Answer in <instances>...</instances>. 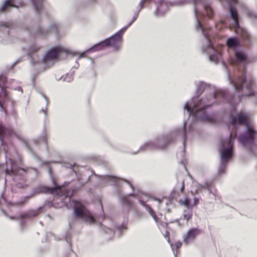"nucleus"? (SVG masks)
Masks as SVG:
<instances>
[{
  "mask_svg": "<svg viewBox=\"0 0 257 257\" xmlns=\"http://www.w3.org/2000/svg\"><path fill=\"white\" fill-rule=\"evenodd\" d=\"M231 118V124L233 126V130L230 134V137L236 138L237 128L235 125L237 123L243 124L246 126L247 130L245 133L239 136V142L244 146L254 145L255 141H257V132L249 125L248 114L244 112H240L237 114L236 117L232 115Z\"/></svg>",
  "mask_w": 257,
  "mask_h": 257,
  "instance_id": "nucleus-1",
  "label": "nucleus"
},
{
  "mask_svg": "<svg viewBox=\"0 0 257 257\" xmlns=\"http://www.w3.org/2000/svg\"><path fill=\"white\" fill-rule=\"evenodd\" d=\"M140 11V9L135 13L132 20L129 23L127 26L122 28L119 31L115 33L113 36H111L109 38L106 39L101 42L95 45L92 48V49L96 51L100 50L105 47L111 46L115 49L118 50L120 48L122 43V35L123 33L137 20L139 16Z\"/></svg>",
  "mask_w": 257,
  "mask_h": 257,
  "instance_id": "nucleus-2",
  "label": "nucleus"
},
{
  "mask_svg": "<svg viewBox=\"0 0 257 257\" xmlns=\"http://www.w3.org/2000/svg\"><path fill=\"white\" fill-rule=\"evenodd\" d=\"M231 83L237 91L241 90L246 96L255 95L256 92L254 90L255 83L254 80L251 78L246 79L245 73L242 72L236 81L231 80Z\"/></svg>",
  "mask_w": 257,
  "mask_h": 257,
  "instance_id": "nucleus-3",
  "label": "nucleus"
},
{
  "mask_svg": "<svg viewBox=\"0 0 257 257\" xmlns=\"http://www.w3.org/2000/svg\"><path fill=\"white\" fill-rule=\"evenodd\" d=\"M73 203L74 214L76 218L89 223L95 222V220L90 212L81 202L78 201H74Z\"/></svg>",
  "mask_w": 257,
  "mask_h": 257,
  "instance_id": "nucleus-4",
  "label": "nucleus"
},
{
  "mask_svg": "<svg viewBox=\"0 0 257 257\" xmlns=\"http://www.w3.org/2000/svg\"><path fill=\"white\" fill-rule=\"evenodd\" d=\"M234 139L229 137V139L222 140L220 142L221 149L220 152L221 153V165L224 169L225 168L229 160L232 157L233 145L231 139Z\"/></svg>",
  "mask_w": 257,
  "mask_h": 257,
  "instance_id": "nucleus-5",
  "label": "nucleus"
},
{
  "mask_svg": "<svg viewBox=\"0 0 257 257\" xmlns=\"http://www.w3.org/2000/svg\"><path fill=\"white\" fill-rule=\"evenodd\" d=\"M201 105V102L199 104L195 105L193 107H191L188 103H186L185 106V108L187 109L191 114H193L194 116L198 119L204 121L210 122L211 121V118L209 116L205 111V109L209 105H206L203 107H200L198 109H197Z\"/></svg>",
  "mask_w": 257,
  "mask_h": 257,
  "instance_id": "nucleus-6",
  "label": "nucleus"
},
{
  "mask_svg": "<svg viewBox=\"0 0 257 257\" xmlns=\"http://www.w3.org/2000/svg\"><path fill=\"white\" fill-rule=\"evenodd\" d=\"M39 193L51 194L55 196L67 198L69 196V191L63 186H56L54 188H49L45 186H40L38 188Z\"/></svg>",
  "mask_w": 257,
  "mask_h": 257,
  "instance_id": "nucleus-7",
  "label": "nucleus"
},
{
  "mask_svg": "<svg viewBox=\"0 0 257 257\" xmlns=\"http://www.w3.org/2000/svg\"><path fill=\"white\" fill-rule=\"evenodd\" d=\"M173 141L171 136H164L157 138L154 142L147 144V147L156 150L165 149Z\"/></svg>",
  "mask_w": 257,
  "mask_h": 257,
  "instance_id": "nucleus-8",
  "label": "nucleus"
},
{
  "mask_svg": "<svg viewBox=\"0 0 257 257\" xmlns=\"http://www.w3.org/2000/svg\"><path fill=\"white\" fill-rule=\"evenodd\" d=\"M247 60V57L244 53L240 51H235L234 57L230 58L229 63L232 65H238L241 63H246Z\"/></svg>",
  "mask_w": 257,
  "mask_h": 257,
  "instance_id": "nucleus-9",
  "label": "nucleus"
},
{
  "mask_svg": "<svg viewBox=\"0 0 257 257\" xmlns=\"http://www.w3.org/2000/svg\"><path fill=\"white\" fill-rule=\"evenodd\" d=\"M201 233V230L197 228H193L188 230L187 233L184 238V242L188 244L196 238V236Z\"/></svg>",
  "mask_w": 257,
  "mask_h": 257,
  "instance_id": "nucleus-10",
  "label": "nucleus"
},
{
  "mask_svg": "<svg viewBox=\"0 0 257 257\" xmlns=\"http://www.w3.org/2000/svg\"><path fill=\"white\" fill-rule=\"evenodd\" d=\"M60 50L59 48H54L49 51L44 56L43 61L46 63L49 61L54 60L57 58Z\"/></svg>",
  "mask_w": 257,
  "mask_h": 257,
  "instance_id": "nucleus-11",
  "label": "nucleus"
},
{
  "mask_svg": "<svg viewBox=\"0 0 257 257\" xmlns=\"http://www.w3.org/2000/svg\"><path fill=\"white\" fill-rule=\"evenodd\" d=\"M14 133L13 129L11 127H6L0 122V140L3 143L5 137L10 136Z\"/></svg>",
  "mask_w": 257,
  "mask_h": 257,
  "instance_id": "nucleus-12",
  "label": "nucleus"
},
{
  "mask_svg": "<svg viewBox=\"0 0 257 257\" xmlns=\"http://www.w3.org/2000/svg\"><path fill=\"white\" fill-rule=\"evenodd\" d=\"M139 201H140V203H141V204L145 207L147 211L149 212L150 215L153 217V218L154 219V220L156 221V222L158 223V222H159L158 218L157 217V216L156 215L155 211L150 206L147 204L143 201L140 200Z\"/></svg>",
  "mask_w": 257,
  "mask_h": 257,
  "instance_id": "nucleus-13",
  "label": "nucleus"
},
{
  "mask_svg": "<svg viewBox=\"0 0 257 257\" xmlns=\"http://www.w3.org/2000/svg\"><path fill=\"white\" fill-rule=\"evenodd\" d=\"M229 11L231 14V18L234 20V26L236 28L239 27V22H238V14L236 11L232 8V6H230Z\"/></svg>",
  "mask_w": 257,
  "mask_h": 257,
  "instance_id": "nucleus-14",
  "label": "nucleus"
},
{
  "mask_svg": "<svg viewBox=\"0 0 257 257\" xmlns=\"http://www.w3.org/2000/svg\"><path fill=\"white\" fill-rule=\"evenodd\" d=\"M240 44L239 40L236 38H230L227 40L226 45L229 48H235Z\"/></svg>",
  "mask_w": 257,
  "mask_h": 257,
  "instance_id": "nucleus-15",
  "label": "nucleus"
},
{
  "mask_svg": "<svg viewBox=\"0 0 257 257\" xmlns=\"http://www.w3.org/2000/svg\"><path fill=\"white\" fill-rule=\"evenodd\" d=\"M134 196L133 194H130L127 196H122L120 198V201L123 205L131 207L133 205V202L130 199V196Z\"/></svg>",
  "mask_w": 257,
  "mask_h": 257,
  "instance_id": "nucleus-16",
  "label": "nucleus"
},
{
  "mask_svg": "<svg viewBox=\"0 0 257 257\" xmlns=\"http://www.w3.org/2000/svg\"><path fill=\"white\" fill-rule=\"evenodd\" d=\"M43 2L44 0H33L35 9L37 13H40V12L43 10Z\"/></svg>",
  "mask_w": 257,
  "mask_h": 257,
  "instance_id": "nucleus-17",
  "label": "nucleus"
},
{
  "mask_svg": "<svg viewBox=\"0 0 257 257\" xmlns=\"http://www.w3.org/2000/svg\"><path fill=\"white\" fill-rule=\"evenodd\" d=\"M19 170H22L26 173L28 172V171L26 170L25 169L22 168H18L17 169H15L13 167H12L11 170L10 171L9 169H6V173L7 175H17L18 174V171Z\"/></svg>",
  "mask_w": 257,
  "mask_h": 257,
  "instance_id": "nucleus-18",
  "label": "nucleus"
},
{
  "mask_svg": "<svg viewBox=\"0 0 257 257\" xmlns=\"http://www.w3.org/2000/svg\"><path fill=\"white\" fill-rule=\"evenodd\" d=\"M14 0H7L5 4L3 5L1 8L2 12L6 11L9 7H17L14 5Z\"/></svg>",
  "mask_w": 257,
  "mask_h": 257,
  "instance_id": "nucleus-19",
  "label": "nucleus"
},
{
  "mask_svg": "<svg viewBox=\"0 0 257 257\" xmlns=\"http://www.w3.org/2000/svg\"><path fill=\"white\" fill-rule=\"evenodd\" d=\"M226 93L223 90H217L215 92L214 96V98H220L222 99V102H224L226 99Z\"/></svg>",
  "mask_w": 257,
  "mask_h": 257,
  "instance_id": "nucleus-20",
  "label": "nucleus"
},
{
  "mask_svg": "<svg viewBox=\"0 0 257 257\" xmlns=\"http://www.w3.org/2000/svg\"><path fill=\"white\" fill-rule=\"evenodd\" d=\"M179 203L181 205H184L185 207H187L188 209H192V206L190 205V200L189 198L186 197L184 200H180Z\"/></svg>",
  "mask_w": 257,
  "mask_h": 257,
  "instance_id": "nucleus-21",
  "label": "nucleus"
},
{
  "mask_svg": "<svg viewBox=\"0 0 257 257\" xmlns=\"http://www.w3.org/2000/svg\"><path fill=\"white\" fill-rule=\"evenodd\" d=\"M192 210L184 211V213L183 214V219H186L187 221H189L192 218Z\"/></svg>",
  "mask_w": 257,
  "mask_h": 257,
  "instance_id": "nucleus-22",
  "label": "nucleus"
},
{
  "mask_svg": "<svg viewBox=\"0 0 257 257\" xmlns=\"http://www.w3.org/2000/svg\"><path fill=\"white\" fill-rule=\"evenodd\" d=\"M205 9L207 15L208 16L209 18H211L213 16V12L212 9L209 6H205Z\"/></svg>",
  "mask_w": 257,
  "mask_h": 257,
  "instance_id": "nucleus-23",
  "label": "nucleus"
},
{
  "mask_svg": "<svg viewBox=\"0 0 257 257\" xmlns=\"http://www.w3.org/2000/svg\"><path fill=\"white\" fill-rule=\"evenodd\" d=\"M7 82V78L4 76H0V88L5 87Z\"/></svg>",
  "mask_w": 257,
  "mask_h": 257,
  "instance_id": "nucleus-24",
  "label": "nucleus"
},
{
  "mask_svg": "<svg viewBox=\"0 0 257 257\" xmlns=\"http://www.w3.org/2000/svg\"><path fill=\"white\" fill-rule=\"evenodd\" d=\"M28 212L30 218L37 216L39 214L38 210H30Z\"/></svg>",
  "mask_w": 257,
  "mask_h": 257,
  "instance_id": "nucleus-25",
  "label": "nucleus"
},
{
  "mask_svg": "<svg viewBox=\"0 0 257 257\" xmlns=\"http://www.w3.org/2000/svg\"><path fill=\"white\" fill-rule=\"evenodd\" d=\"M0 98H6L7 97V91L5 87L1 88Z\"/></svg>",
  "mask_w": 257,
  "mask_h": 257,
  "instance_id": "nucleus-26",
  "label": "nucleus"
},
{
  "mask_svg": "<svg viewBox=\"0 0 257 257\" xmlns=\"http://www.w3.org/2000/svg\"><path fill=\"white\" fill-rule=\"evenodd\" d=\"M11 114L12 116H13L15 117V118H16V119L18 117V114L17 111L14 107H13V109L11 112Z\"/></svg>",
  "mask_w": 257,
  "mask_h": 257,
  "instance_id": "nucleus-27",
  "label": "nucleus"
},
{
  "mask_svg": "<svg viewBox=\"0 0 257 257\" xmlns=\"http://www.w3.org/2000/svg\"><path fill=\"white\" fill-rule=\"evenodd\" d=\"M182 242L180 241H177L174 243L173 245H171L172 246L173 245L176 250L179 249L182 246Z\"/></svg>",
  "mask_w": 257,
  "mask_h": 257,
  "instance_id": "nucleus-28",
  "label": "nucleus"
},
{
  "mask_svg": "<svg viewBox=\"0 0 257 257\" xmlns=\"http://www.w3.org/2000/svg\"><path fill=\"white\" fill-rule=\"evenodd\" d=\"M20 217H21V218H22V219H23V218H30L28 212L21 214V215H20Z\"/></svg>",
  "mask_w": 257,
  "mask_h": 257,
  "instance_id": "nucleus-29",
  "label": "nucleus"
},
{
  "mask_svg": "<svg viewBox=\"0 0 257 257\" xmlns=\"http://www.w3.org/2000/svg\"><path fill=\"white\" fill-rule=\"evenodd\" d=\"M39 49V48L37 47L36 46L32 47L30 49L31 53H33L34 52H37Z\"/></svg>",
  "mask_w": 257,
  "mask_h": 257,
  "instance_id": "nucleus-30",
  "label": "nucleus"
},
{
  "mask_svg": "<svg viewBox=\"0 0 257 257\" xmlns=\"http://www.w3.org/2000/svg\"><path fill=\"white\" fill-rule=\"evenodd\" d=\"M242 37L244 39L246 40H249L250 39L249 35L246 33L242 34Z\"/></svg>",
  "mask_w": 257,
  "mask_h": 257,
  "instance_id": "nucleus-31",
  "label": "nucleus"
},
{
  "mask_svg": "<svg viewBox=\"0 0 257 257\" xmlns=\"http://www.w3.org/2000/svg\"><path fill=\"white\" fill-rule=\"evenodd\" d=\"M194 205H197L199 204V200L197 198H194Z\"/></svg>",
  "mask_w": 257,
  "mask_h": 257,
  "instance_id": "nucleus-32",
  "label": "nucleus"
},
{
  "mask_svg": "<svg viewBox=\"0 0 257 257\" xmlns=\"http://www.w3.org/2000/svg\"><path fill=\"white\" fill-rule=\"evenodd\" d=\"M165 238H168V241L169 242H170L169 232L168 231H167L165 232Z\"/></svg>",
  "mask_w": 257,
  "mask_h": 257,
  "instance_id": "nucleus-33",
  "label": "nucleus"
},
{
  "mask_svg": "<svg viewBox=\"0 0 257 257\" xmlns=\"http://www.w3.org/2000/svg\"><path fill=\"white\" fill-rule=\"evenodd\" d=\"M184 188H185L184 182L183 181L182 183V187H181V192L182 193L184 192Z\"/></svg>",
  "mask_w": 257,
  "mask_h": 257,
  "instance_id": "nucleus-34",
  "label": "nucleus"
},
{
  "mask_svg": "<svg viewBox=\"0 0 257 257\" xmlns=\"http://www.w3.org/2000/svg\"><path fill=\"white\" fill-rule=\"evenodd\" d=\"M160 224L163 227H167L168 223H163L162 222H160Z\"/></svg>",
  "mask_w": 257,
  "mask_h": 257,
  "instance_id": "nucleus-35",
  "label": "nucleus"
},
{
  "mask_svg": "<svg viewBox=\"0 0 257 257\" xmlns=\"http://www.w3.org/2000/svg\"><path fill=\"white\" fill-rule=\"evenodd\" d=\"M9 25H10V24L9 23H6L4 25H2V26H4L6 27H10Z\"/></svg>",
  "mask_w": 257,
  "mask_h": 257,
  "instance_id": "nucleus-36",
  "label": "nucleus"
},
{
  "mask_svg": "<svg viewBox=\"0 0 257 257\" xmlns=\"http://www.w3.org/2000/svg\"><path fill=\"white\" fill-rule=\"evenodd\" d=\"M143 4H144V1L142 0V1L140 3V4H139V5H140V7H141L140 9L143 7Z\"/></svg>",
  "mask_w": 257,
  "mask_h": 257,
  "instance_id": "nucleus-37",
  "label": "nucleus"
},
{
  "mask_svg": "<svg viewBox=\"0 0 257 257\" xmlns=\"http://www.w3.org/2000/svg\"><path fill=\"white\" fill-rule=\"evenodd\" d=\"M204 34V35H205V37L206 38V39H207V40H209V36H208V35H206V34Z\"/></svg>",
  "mask_w": 257,
  "mask_h": 257,
  "instance_id": "nucleus-38",
  "label": "nucleus"
},
{
  "mask_svg": "<svg viewBox=\"0 0 257 257\" xmlns=\"http://www.w3.org/2000/svg\"><path fill=\"white\" fill-rule=\"evenodd\" d=\"M184 137L186 138V131H185V126H184Z\"/></svg>",
  "mask_w": 257,
  "mask_h": 257,
  "instance_id": "nucleus-39",
  "label": "nucleus"
},
{
  "mask_svg": "<svg viewBox=\"0 0 257 257\" xmlns=\"http://www.w3.org/2000/svg\"><path fill=\"white\" fill-rule=\"evenodd\" d=\"M209 58H210V59L211 61H213V56H210L209 57Z\"/></svg>",
  "mask_w": 257,
  "mask_h": 257,
  "instance_id": "nucleus-40",
  "label": "nucleus"
},
{
  "mask_svg": "<svg viewBox=\"0 0 257 257\" xmlns=\"http://www.w3.org/2000/svg\"><path fill=\"white\" fill-rule=\"evenodd\" d=\"M126 182L130 184V186H131V187L132 188H133V185H132L130 182H128V181H126Z\"/></svg>",
  "mask_w": 257,
  "mask_h": 257,
  "instance_id": "nucleus-41",
  "label": "nucleus"
},
{
  "mask_svg": "<svg viewBox=\"0 0 257 257\" xmlns=\"http://www.w3.org/2000/svg\"><path fill=\"white\" fill-rule=\"evenodd\" d=\"M231 1H232L233 2V3H234V4L236 3V2H237L236 0H231Z\"/></svg>",
  "mask_w": 257,
  "mask_h": 257,
  "instance_id": "nucleus-42",
  "label": "nucleus"
},
{
  "mask_svg": "<svg viewBox=\"0 0 257 257\" xmlns=\"http://www.w3.org/2000/svg\"><path fill=\"white\" fill-rule=\"evenodd\" d=\"M0 105L2 107H3V104H2V101L0 100Z\"/></svg>",
  "mask_w": 257,
  "mask_h": 257,
  "instance_id": "nucleus-43",
  "label": "nucleus"
},
{
  "mask_svg": "<svg viewBox=\"0 0 257 257\" xmlns=\"http://www.w3.org/2000/svg\"><path fill=\"white\" fill-rule=\"evenodd\" d=\"M31 170H32V171H34L35 172H36V169H30Z\"/></svg>",
  "mask_w": 257,
  "mask_h": 257,
  "instance_id": "nucleus-44",
  "label": "nucleus"
}]
</instances>
